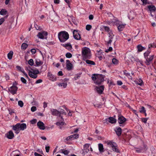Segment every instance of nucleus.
Segmentation results:
<instances>
[{"label": "nucleus", "mask_w": 156, "mask_h": 156, "mask_svg": "<svg viewBox=\"0 0 156 156\" xmlns=\"http://www.w3.org/2000/svg\"><path fill=\"white\" fill-rule=\"evenodd\" d=\"M82 55L83 59L85 60L90 58L91 54L90 49L88 48L84 47L82 49Z\"/></svg>", "instance_id": "obj_1"}, {"label": "nucleus", "mask_w": 156, "mask_h": 156, "mask_svg": "<svg viewBox=\"0 0 156 156\" xmlns=\"http://www.w3.org/2000/svg\"><path fill=\"white\" fill-rule=\"evenodd\" d=\"M104 79V76L102 75L94 74L92 75V79L94 83L97 85L101 84Z\"/></svg>", "instance_id": "obj_2"}, {"label": "nucleus", "mask_w": 156, "mask_h": 156, "mask_svg": "<svg viewBox=\"0 0 156 156\" xmlns=\"http://www.w3.org/2000/svg\"><path fill=\"white\" fill-rule=\"evenodd\" d=\"M27 128L26 124L25 123H17L15 125L12 127V129L15 131V133L18 134L20 130H23Z\"/></svg>", "instance_id": "obj_3"}, {"label": "nucleus", "mask_w": 156, "mask_h": 156, "mask_svg": "<svg viewBox=\"0 0 156 156\" xmlns=\"http://www.w3.org/2000/svg\"><path fill=\"white\" fill-rule=\"evenodd\" d=\"M58 37L61 42H64L68 39L69 35L66 31H61L58 33Z\"/></svg>", "instance_id": "obj_4"}, {"label": "nucleus", "mask_w": 156, "mask_h": 156, "mask_svg": "<svg viewBox=\"0 0 156 156\" xmlns=\"http://www.w3.org/2000/svg\"><path fill=\"white\" fill-rule=\"evenodd\" d=\"M150 51H147L144 53V58L146 59L145 63L147 65H149L154 58V55H150Z\"/></svg>", "instance_id": "obj_5"}, {"label": "nucleus", "mask_w": 156, "mask_h": 156, "mask_svg": "<svg viewBox=\"0 0 156 156\" xmlns=\"http://www.w3.org/2000/svg\"><path fill=\"white\" fill-rule=\"evenodd\" d=\"M39 73L38 70L37 69H31V70H29L28 72L29 75L30 77L34 79H35L37 77V74Z\"/></svg>", "instance_id": "obj_6"}, {"label": "nucleus", "mask_w": 156, "mask_h": 156, "mask_svg": "<svg viewBox=\"0 0 156 156\" xmlns=\"http://www.w3.org/2000/svg\"><path fill=\"white\" fill-rule=\"evenodd\" d=\"M90 144H86L84 145L82 153L83 155H85L90 151H92V149L91 147H90Z\"/></svg>", "instance_id": "obj_7"}, {"label": "nucleus", "mask_w": 156, "mask_h": 156, "mask_svg": "<svg viewBox=\"0 0 156 156\" xmlns=\"http://www.w3.org/2000/svg\"><path fill=\"white\" fill-rule=\"evenodd\" d=\"M107 144L110 145V147L112 148V150L113 151L117 153H119V152L117 144L114 142L109 141L107 143Z\"/></svg>", "instance_id": "obj_8"}, {"label": "nucleus", "mask_w": 156, "mask_h": 156, "mask_svg": "<svg viewBox=\"0 0 156 156\" xmlns=\"http://www.w3.org/2000/svg\"><path fill=\"white\" fill-rule=\"evenodd\" d=\"M17 89V87L15 85L14 83L12 86L9 88L8 90L11 94L14 95L16 94Z\"/></svg>", "instance_id": "obj_9"}, {"label": "nucleus", "mask_w": 156, "mask_h": 156, "mask_svg": "<svg viewBox=\"0 0 156 156\" xmlns=\"http://www.w3.org/2000/svg\"><path fill=\"white\" fill-rule=\"evenodd\" d=\"M126 120V119L123 116L119 117L118 121L119 124V126H123L125 125L124 123Z\"/></svg>", "instance_id": "obj_10"}, {"label": "nucleus", "mask_w": 156, "mask_h": 156, "mask_svg": "<svg viewBox=\"0 0 156 156\" xmlns=\"http://www.w3.org/2000/svg\"><path fill=\"white\" fill-rule=\"evenodd\" d=\"M47 35V32L43 31L42 32H39L37 35V37L40 39H43Z\"/></svg>", "instance_id": "obj_11"}, {"label": "nucleus", "mask_w": 156, "mask_h": 156, "mask_svg": "<svg viewBox=\"0 0 156 156\" xmlns=\"http://www.w3.org/2000/svg\"><path fill=\"white\" fill-rule=\"evenodd\" d=\"M104 86L103 85H101L98 87H96L95 89L97 93L99 94H102L104 90Z\"/></svg>", "instance_id": "obj_12"}, {"label": "nucleus", "mask_w": 156, "mask_h": 156, "mask_svg": "<svg viewBox=\"0 0 156 156\" xmlns=\"http://www.w3.org/2000/svg\"><path fill=\"white\" fill-rule=\"evenodd\" d=\"M73 34L74 38L77 40H79L80 39V36L78 33L77 30H74L73 31Z\"/></svg>", "instance_id": "obj_13"}, {"label": "nucleus", "mask_w": 156, "mask_h": 156, "mask_svg": "<svg viewBox=\"0 0 156 156\" xmlns=\"http://www.w3.org/2000/svg\"><path fill=\"white\" fill-rule=\"evenodd\" d=\"M5 136L9 139H11L14 137V134L12 131L10 130L5 134Z\"/></svg>", "instance_id": "obj_14"}, {"label": "nucleus", "mask_w": 156, "mask_h": 156, "mask_svg": "<svg viewBox=\"0 0 156 156\" xmlns=\"http://www.w3.org/2000/svg\"><path fill=\"white\" fill-rule=\"evenodd\" d=\"M37 126L38 128L41 130H44L45 129L44 124L43 122L41 121H39L37 123Z\"/></svg>", "instance_id": "obj_15"}, {"label": "nucleus", "mask_w": 156, "mask_h": 156, "mask_svg": "<svg viewBox=\"0 0 156 156\" xmlns=\"http://www.w3.org/2000/svg\"><path fill=\"white\" fill-rule=\"evenodd\" d=\"M51 114L53 115L57 116H60V115L61 113L55 109H51Z\"/></svg>", "instance_id": "obj_16"}, {"label": "nucleus", "mask_w": 156, "mask_h": 156, "mask_svg": "<svg viewBox=\"0 0 156 156\" xmlns=\"http://www.w3.org/2000/svg\"><path fill=\"white\" fill-rule=\"evenodd\" d=\"M106 122H109L112 124L115 123L116 121V119L112 117H110L106 119Z\"/></svg>", "instance_id": "obj_17"}, {"label": "nucleus", "mask_w": 156, "mask_h": 156, "mask_svg": "<svg viewBox=\"0 0 156 156\" xmlns=\"http://www.w3.org/2000/svg\"><path fill=\"white\" fill-rule=\"evenodd\" d=\"M47 76L49 77L50 80L53 81H54L56 80V77L54 75H53L51 73L48 72Z\"/></svg>", "instance_id": "obj_18"}, {"label": "nucleus", "mask_w": 156, "mask_h": 156, "mask_svg": "<svg viewBox=\"0 0 156 156\" xmlns=\"http://www.w3.org/2000/svg\"><path fill=\"white\" fill-rule=\"evenodd\" d=\"M61 45L65 47L66 49L70 51H72V46L70 43H67V44H62Z\"/></svg>", "instance_id": "obj_19"}, {"label": "nucleus", "mask_w": 156, "mask_h": 156, "mask_svg": "<svg viewBox=\"0 0 156 156\" xmlns=\"http://www.w3.org/2000/svg\"><path fill=\"white\" fill-rule=\"evenodd\" d=\"M148 10L151 12H154L156 10V8L154 5H149L147 6Z\"/></svg>", "instance_id": "obj_20"}, {"label": "nucleus", "mask_w": 156, "mask_h": 156, "mask_svg": "<svg viewBox=\"0 0 156 156\" xmlns=\"http://www.w3.org/2000/svg\"><path fill=\"white\" fill-rule=\"evenodd\" d=\"M115 131L118 136H119L121 135L122 129L120 127H116L115 129Z\"/></svg>", "instance_id": "obj_21"}, {"label": "nucleus", "mask_w": 156, "mask_h": 156, "mask_svg": "<svg viewBox=\"0 0 156 156\" xmlns=\"http://www.w3.org/2000/svg\"><path fill=\"white\" fill-rule=\"evenodd\" d=\"M98 148L99 151L101 153H103L104 151V149L103 145L101 143L98 144Z\"/></svg>", "instance_id": "obj_22"}, {"label": "nucleus", "mask_w": 156, "mask_h": 156, "mask_svg": "<svg viewBox=\"0 0 156 156\" xmlns=\"http://www.w3.org/2000/svg\"><path fill=\"white\" fill-rule=\"evenodd\" d=\"M134 82L136 84L140 86H142L144 84L143 81L141 78H139L138 80H135Z\"/></svg>", "instance_id": "obj_23"}, {"label": "nucleus", "mask_w": 156, "mask_h": 156, "mask_svg": "<svg viewBox=\"0 0 156 156\" xmlns=\"http://www.w3.org/2000/svg\"><path fill=\"white\" fill-rule=\"evenodd\" d=\"M126 24H120L118 26V30L119 31H121L123 30L124 29Z\"/></svg>", "instance_id": "obj_24"}, {"label": "nucleus", "mask_w": 156, "mask_h": 156, "mask_svg": "<svg viewBox=\"0 0 156 156\" xmlns=\"http://www.w3.org/2000/svg\"><path fill=\"white\" fill-rule=\"evenodd\" d=\"M67 83L66 82H64L62 83H58V85L62 88H66L67 86Z\"/></svg>", "instance_id": "obj_25"}, {"label": "nucleus", "mask_w": 156, "mask_h": 156, "mask_svg": "<svg viewBox=\"0 0 156 156\" xmlns=\"http://www.w3.org/2000/svg\"><path fill=\"white\" fill-rule=\"evenodd\" d=\"M138 52H141L145 49V48L143 47L141 44H139L137 46Z\"/></svg>", "instance_id": "obj_26"}, {"label": "nucleus", "mask_w": 156, "mask_h": 156, "mask_svg": "<svg viewBox=\"0 0 156 156\" xmlns=\"http://www.w3.org/2000/svg\"><path fill=\"white\" fill-rule=\"evenodd\" d=\"M35 63H36L35 66H39L42 65L43 62L41 61L39 59H36Z\"/></svg>", "instance_id": "obj_27"}, {"label": "nucleus", "mask_w": 156, "mask_h": 156, "mask_svg": "<svg viewBox=\"0 0 156 156\" xmlns=\"http://www.w3.org/2000/svg\"><path fill=\"white\" fill-rule=\"evenodd\" d=\"M85 61H86V62L87 64L90 65V66L91 65H94L95 64L93 61L91 60L87 59Z\"/></svg>", "instance_id": "obj_28"}, {"label": "nucleus", "mask_w": 156, "mask_h": 156, "mask_svg": "<svg viewBox=\"0 0 156 156\" xmlns=\"http://www.w3.org/2000/svg\"><path fill=\"white\" fill-rule=\"evenodd\" d=\"M66 67L67 69L69 71L71 70L73 68V65L71 63L66 64Z\"/></svg>", "instance_id": "obj_29"}, {"label": "nucleus", "mask_w": 156, "mask_h": 156, "mask_svg": "<svg viewBox=\"0 0 156 156\" xmlns=\"http://www.w3.org/2000/svg\"><path fill=\"white\" fill-rule=\"evenodd\" d=\"M57 125L59 126L60 129H62L61 126L65 124V123L63 121H59L56 123Z\"/></svg>", "instance_id": "obj_30"}, {"label": "nucleus", "mask_w": 156, "mask_h": 156, "mask_svg": "<svg viewBox=\"0 0 156 156\" xmlns=\"http://www.w3.org/2000/svg\"><path fill=\"white\" fill-rule=\"evenodd\" d=\"M13 55V52L12 51H10L8 54V58L9 59L11 60L12 59V55Z\"/></svg>", "instance_id": "obj_31"}, {"label": "nucleus", "mask_w": 156, "mask_h": 156, "mask_svg": "<svg viewBox=\"0 0 156 156\" xmlns=\"http://www.w3.org/2000/svg\"><path fill=\"white\" fill-rule=\"evenodd\" d=\"M7 13V11L5 9H2L0 11V14L2 15H5Z\"/></svg>", "instance_id": "obj_32"}, {"label": "nucleus", "mask_w": 156, "mask_h": 156, "mask_svg": "<svg viewBox=\"0 0 156 156\" xmlns=\"http://www.w3.org/2000/svg\"><path fill=\"white\" fill-rule=\"evenodd\" d=\"M28 47V45L27 44L23 43L21 45V48L22 49L25 50Z\"/></svg>", "instance_id": "obj_33"}, {"label": "nucleus", "mask_w": 156, "mask_h": 156, "mask_svg": "<svg viewBox=\"0 0 156 156\" xmlns=\"http://www.w3.org/2000/svg\"><path fill=\"white\" fill-rule=\"evenodd\" d=\"M148 47L149 48H156V44L154 43L151 44H149Z\"/></svg>", "instance_id": "obj_34"}, {"label": "nucleus", "mask_w": 156, "mask_h": 156, "mask_svg": "<svg viewBox=\"0 0 156 156\" xmlns=\"http://www.w3.org/2000/svg\"><path fill=\"white\" fill-rule=\"evenodd\" d=\"M61 151H61V153L63 154H64L66 155H68L69 152V151L67 150L63 149Z\"/></svg>", "instance_id": "obj_35"}, {"label": "nucleus", "mask_w": 156, "mask_h": 156, "mask_svg": "<svg viewBox=\"0 0 156 156\" xmlns=\"http://www.w3.org/2000/svg\"><path fill=\"white\" fill-rule=\"evenodd\" d=\"M107 83H108V86L109 87H111L113 85H114V84L113 82L110 80H108Z\"/></svg>", "instance_id": "obj_36"}, {"label": "nucleus", "mask_w": 156, "mask_h": 156, "mask_svg": "<svg viewBox=\"0 0 156 156\" xmlns=\"http://www.w3.org/2000/svg\"><path fill=\"white\" fill-rule=\"evenodd\" d=\"M114 23L115 25L118 26V25L122 23V22L118 20H116L114 21Z\"/></svg>", "instance_id": "obj_37"}, {"label": "nucleus", "mask_w": 156, "mask_h": 156, "mask_svg": "<svg viewBox=\"0 0 156 156\" xmlns=\"http://www.w3.org/2000/svg\"><path fill=\"white\" fill-rule=\"evenodd\" d=\"M28 63L30 66H33L34 64L33 60L32 59H30L28 62Z\"/></svg>", "instance_id": "obj_38"}, {"label": "nucleus", "mask_w": 156, "mask_h": 156, "mask_svg": "<svg viewBox=\"0 0 156 156\" xmlns=\"http://www.w3.org/2000/svg\"><path fill=\"white\" fill-rule=\"evenodd\" d=\"M112 63L115 65L117 64L118 63V61L115 58H113L112 59Z\"/></svg>", "instance_id": "obj_39"}, {"label": "nucleus", "mask_w": 156, "mask_h": 156, "mask_svg": "<svg viewBox=\"0 0 156 156\" xmlns=\"http://www.w3.org/2000/svg\"><path fill=\"white\" fill-rule=\"evenodd\" d=\"M23 103L22 101H18V105L21 107H22L23 106Z\"/></svg>", "instance_id": "obj_40"}, {"label": "nucleus", "mask_w": 156, "mask_h": 156, "mask_svg": "<svg viewBox=\"0 0 156 156\" xmlns=\"http://www.w3.org/2000/svg\"><path fill=\"white\" fill-rule=\"evenodd\" d=\"M104 28L105 29V31L107 32L108 33L109 32H110L111 31V30H110L109 27H108L104 26Z\"/></svg>", "instance_id": "obj_41"}, {"label": "nucleus", "mask_w": 156, "mask_h": 156, "mask_svg": "<svg viewBox=\"0 0 156 156\" xmlns=\"http://www.w3.org/2000/svg\"><path fill=\"white\" fill-rule=\"evenodd\" d=\"M108 33L109 38H111V39H112L113 38L114 35H113L112 31Z\"/></svg>", "instance_id": "obj_42"}, {"label": "nucleus", "mask_w": 156, "mask_h": 156, "mask_svg": "<svg viewBox=\"0 0 156 156\" xmlns=\"http://www.w3.org/2000/svg\"><path fill=\"white\" fill-rule=\"evenodd\" d=\"M66 56L67 58H70L72 57V55L71 53L68 52L66 54Z\"/></svg>", "instance_id": "obj_43"}, {"label": "nucleus", "mask_w": 156, "mask_h": 156, "mask_svg": "<svg viewBox=\"0 0 156 156\" xmlns=\"http://www.w3.org/2000/svg\"><path fill=\"white\" fill-rule=\"evenodd\" d=\"M139 111L141 113H145L146 110L145 109V108L144 107H142L140 108V110H139Z\"/></svg>", "instance_id": "obj_44"}, {"label": "nucleus", "mask_w": 156, "mask_h": 156, "mask_svg": "<svg viewBox=\"0 0 156 156\" xmlns=\"http://www.w3.org/2000/svg\"><path fill=\"white\" fill-rule=\"evenodd\" d=\"M92 26L91 25L88 24L87 25L86 27V29L87 30H90Z\"/></svg>", "instance_id": "obj_45"}, {"label": "nucleus", "mask_w": 156, "mask_h": 156, "mask_svg": "<svg viewBox=\"0 0 156 156\" xmlns=\"http://www.w3.org/2000/svg\"><path fill=\"white\" fill-rule=\"evenodd\" d=\"M16 68L17 70L22 72L24 70L20 66H16Z\"/></svg>", "instance_id": "obj_46"}, {"label": "nucleus", "mask_w": 156, "mask_h": 156, "mask_svg": "<svg viewBox=\"0 0 156 156\" xmlns=\"http://www.w3.org/2000/svg\"><path fill=\"white\" fill-rule=\"evenodd\" d=\"M21 82L24 84H27V80L23 77H21L20 79Z\"/></svg>", "instance_id": "obj_47"}, {"label": "nucleus", "mask_w": 156, "mask_h": 156, "mask_svg": "<svg viewBox=\"0 0 156 156\" xmlns=\"http://www.w3.org/2000/svg\"><path fill=\"white\" fill-rule=\"evenodd\" d=\"M72 136L73 138V140L75 139H76L78 138L79 135L78 134H76L72 135Z\"/></svg>", "instance_id": "obj_48"}, {"label": "nucleus", "mask_w": 156, "mask_h": 156, "mask_svg": "<svg viewBox=\"0 0 156 156\" xmlns=\"http://www.w3.org/2000/svg\"><path fill=\"white\" fill-rule=\"evenodd\" d=\"M34 27L37 30H40L41 29V28L40 26L37 25L36 24H34Z\"/></svg>", "instance_id": "obj_49"}, {"label": "nucleus", "mask_w": 156, "mask_h": 156, "mask_svg": "<svg viewBox=\"0 0 156 156\" xmlns=\"http://www.w3.org/2000/svg\"><path fill=\"white\" fill-rule=\"evenodd\" d=\"M66 140H73V137L72 136V135L70 136L67 137L66 138Z\"/></svg>", "instance_id": "obj_50"}, {"label": "nucleus", "mask_w": 156, "mask_h": 156, "mask_svg": "<svg viewBox=\"0 0 156 156\" xmlns=\"http://www.w3.org/2000/svg\"><path fill=\"white\" fill-rule=\"evenodd\" d=\"M8 111L9 112V113L10 115H12V114L13 113H15V112H14V110L11 109H9L8 110Z\"/></svg>", "instance_id": "obj_51"}, {"label": "nucleus", "mask_w": 156, "mask_h": 156, "mask_svg": "<svg viewBox=\"0 0 156 156\" xmlns=\"http://www.w3.org/2000/svg\"><path fill=\"white\" fill-rule=\"evenodd\" d=\"M37 122V120L35 119H33L30 121V122L31 124H35Z\"/></svg>", "instance_id": "obj_52"}, {"label": "nucleus", "mask_w": 156, "mask_h": 156, "mask_svg": "<svg viewBox=\"0 0 156 156\" xmlns=\"http://www.w3.org/2000/svg\"><path fill=\"white\" fill-rule=\"evenodd\" d=\"M80 77V74H77L75 75V76L74 78V79L75 80H77Z\"/></svg>", "instance_id": "obj_53"}, {"label": "nucleus", "mask_w": 156, "mask_h": 156, "mask_svg": "<svg viewBox=\"0 0 156 156\" xmlns=\"http://www.w3.org/2000/svg\"><path fill=\"white\" fill-rule=\"evenodd\" d=\"M37 110L36 107L35 106H33L31 108V110L32 112L35 111Z\"/></svg>", "instance_id": "obj_54"}, {"label": "nucleus", "mask_w": 156, "mask_h": 156, "mask_svg": "<svg viewBox=\"0 0 156 156\" xmlns=\"http://www.w3.org/2000/svg\"><path fill=\"white\" fill-rule=\"evenodd\" d=\"M124 75H125L126 76H127L128 77H129V76H130V74L128 73H127L126 71H125L124 72Z\"/></svg>", "instance_id": "obj_55"}, {"label": "nucleus", "mask_w": 156, "mask_h": 156, "mask_svg": "<svg viewBox=\"0 0 156 156\" xmlns=\"http://www.w3.org/2000/svg\"><path fill=\"white\" fill-rule=\"evenodd\" d=\"M66 110L67 111V112H68V114L70 116H71L72 115V114L71 113V112L70 110H69V109H67L66 108H65Z\"/></svg>", "instance_id": "obj_56"}, {"label": "nucleus", "mask_w": 156, "mask_h": 156, "mask_svg": "<svg viewBox=\"0 0 156 156\" xmlns=\"http://www.w3.org/2000/svg\"><path fill=\"white\" fill-rule=\"evenodd\" d=\"M42 82V80L41 79H39L37 80L35 82L36 83H41Z\"/></svg>", "instance_id": "obj_57"}, {"label": "nucleus", "mask_w": 156, "mask_h": 156, "mask_svg": "<svg viewBox=\"0 0 156 156\" xmlns=\"http://www.w3.org/2000/svg\"><path fill=\"white\" fill-rule=\"evenodd\" d=\"M112 47H109L108 49L107 50H106L105 51L107 52H108L109 51H112Z\"/></svg>", "instance_id": "obj_58"}, {"label": "nucleus", "mask_w": 156, "mask_h": 156, "mask_svg": "<svg viewBox=\"0 0 156 156\" xmlns=\"http://www.w3.org/2000/svg\"><path fill=\"white\" fill-rule=\"evenodd\" d=\"M24 75L27 78H29V77L27 74L25 72L24 70L22 72Z\"/></svg>", "instance_id": "obj_59"}, {"label": "nucleus", "mask_w": 156, "mask_h": 156, "mask_svg": "<svg viewBox=\"0 0 156 156\" xmlns=\"http://www.w3.org/2000/svg\"><path fill=\"white\" fill-rule=\"evenodd\" d=\"M5 21L3 18H1L0 19V25H1Z\"/></svg>", "instance_id": "obj_60"}, {"label": "nucleus", "mask_w": 156, "mask_h": 156, "mask_svg": "<svg viewBox=\"0 0 156 156\" xmlns=\"http://www.w3.org/2000/svg\"><path fill=\"white\" fill-rule=\"evenodd\" d=\"M117 84L119 86L121 85L122 84V83L121 81H117Z\"/></svg>", "instance_id": "obj_61"}, {"label": "nucleus", "mask_w": 156, "mask_h": 156, "mask_svg": "<svg viewBox=\"0 0 156 156\" xmlns=\"http://www.w3.org/2000/svg\"><path fill=\"white\" fill-rule=\"evenodd\" d=\"M147 118H144L142 119V121L146 123L147 122Z\"/></svg>", "instance_id": "obj_62"}, {"label": "nucleus", "mask_w": 156, "mask_h": 156, "mask_svg": "<svg viewBox=\"0 0 156 156\" xmlns=\"http://www.w3.org/2000/svg\"><path fill=\"white\" fill-rule=\"evenodd\" d=\"M31 51L32 54H34L36 53V50L35 49L32 48L31 50Z\"/></svg>", "instance_id": "obj_63"}, {"label": "nucleus", "mask_w": 156, "mask_h": 156, "mask_svg": "<svg viewBox=\"0 0 156 156\" xmlns=\"http://www.w3.org/2000/svg\"><path fill=\"white\" fill-rule=\"evenodd\" d=\"M50 147L49 146L45 147L46 151L47 152H48L49 150Z\"/></svg>", "instance_id": "obj_64"}]
</instances>
